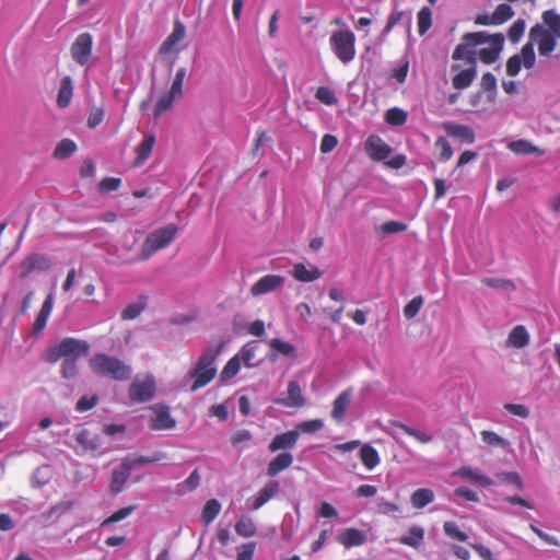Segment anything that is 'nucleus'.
<instances>
[{"label":"nucleus","mask_w":560,"mask_h":560,"mask_svg":"<svg viewBox=\"0 0 560 560\" xmlns=\"http://www.w3.org/2000/svg\"><path fill=\"white\" fill-rule=\"evenodd\" d=\"M185 37L186 27L179 20H176L173 24L171 34L167 36L160 48V56L163 61L168 65L170 71L175 63L178 54L185 47V45H183V39Z\"/></svg>","instance_id":"7"},{"label":"nucleus","mask_w":560,"mask_h":560,"mask_svg":"<svg viewBox=\"0 0 560 560\" xmlns=\"http://www.w3.org/2000/svg\"><path fill=\"white\" fill-rule=\"evenodd\" d=\"M365 152L373 161H385L393 149L377 135L370 136L364 143Z\"/></svg>","instance_id":"16"},{"label":"nucleus","mask_w":560,"mask_h":560,"mask_svg":"<svg viewBox=\"0 0 560 560\" xmlns=\"http://www.w3.org/2000/svg\"><path fill=\"white\" fill-rule=\"evenodd\" d=\"M235 532L241 537L250 538L256 535L257 526L250 517L243 516L236 522Z\"/></svg>","instance_id":"34"},{"label":"nucleus","mask_w":560,"mask_h":560,"mask_svg":"<svg viewBox=\"0 0 560 560\" xmlns=\"http://www.w3.org/2000/svg\"><path fill=\"white\" fill-rule=\"evenodd\" d=\"M337 541L346 548L359 547L365 544L366 534L353 527L345 528L338 534Z\"/></svg>","instance_id":"21"},{"label":"nucleus","mask_w":560,"mask_h":560,"mask_svg":"<svg viewBox=\"0 0 560 560\" xmlns=\"http://www.w3.org/2000/svg\"><path fill=\"white\" fill-rule=\"evenodd\" d=\"M541 20V23H536L529 30L528 42L522 47L521 54L513 55L508 59V75H517L522 65L526 69H532L535 66V45H537L538 52L542 57H549L556 49L560 39V14L555 10H546Z\"/></svg>","instance_id":"1"},{"label":"nucleus","mask_w":560,"mask_h":560,"mask_svg":"<svg viewBox=\"0 0 560 560\" xmlns=\"http://www.w3.org/2000/svg\"><path fill=\"white\" fill-rule=\"evenodd\" d=\"M77 359L70 358L66 359L61 365V375L63 378L70 380L77 374Z\"/></svg>","instance_id":"57"},{"label":"nucleus","mask_w":560,"mask_h":560,"mask_svg":"<svg viewBox=\"0 0 560 560\" xmlns=\"http://www.w3.org/2000/svg\"><path fill=\"white\" fill-rule=\"evenodd\" d=\"M360 458H361L362 464L369 470L374 469L380 464V456H378L377 451L370 445H364L360 450Z\"/></svg>","instance_id":"35"},{"label":"nucleus","mask_w":560,"mask_h":560,"mask_svg":"<svg viewBox=\"0 0 560 560\" xmlns=\"http://www.w3.org/2000/svg\"><path fill=\"white\" fill-rule=\"evenodd\" d=\"M299 440V431L298 430H289L287 432L277 434L268 445V450L271 453H276L278 451L292 450Z\"/></svg>","instance_id":"20"},{"label":"nucleus","mask_w":560,"mask_h":560,"mask_svg":"<svg viewBox=\"0 0 560 560\" xmlns=\"http://www.w3.org/2000/svg\"><path fill=\"white\" fill-rule=\"evenodd\" d=\"M89 353V345L86 341L67 337L60 342L49 347L45 352V360L49 363H56L60 359H78Z\"/></svg>","instance_id":"4"},{"label":"nucleus","mask_w":560,"mask_h":560,"mask_svg":"<svg viewBox=\"0 0 560 560\" xmlns=\"http://www.w3.org/2000/svg\"><path fill=\"white\" fill-rule=\"evenodd\" d=\"M269 345L272 350L283 355L293 357L295 354L294 346L279 338L271 339Z\"/></svg>","instance_id":"47"},{"label":"nucleus","mask_w":560,"mask_h":560,"mask_svg":"<svg viewBox=\"0 0 560 560\" xmlns=\"http://www.w3.org/2000/svg\"><path fill=\"white\" fill-rule=\"evenodd\" d=\"M131 468L132 464H130L127 460H124L120 467L114 470L110 485L112 491L114 493H118L122 490L124 485L126 483L130 476Z\"/></svg>","instance_id":"27"},{"label":"nucleus","mask_w":560,"mask_h":560,"mask_svg":"<svg viewBox=\"0 0 560 560\" xmlns=\"http://www.w3.org/2000/svg\"><path fill=\"white\" fill-rule=\"evenodd\" d=\"M432 25V11L429 7H423L418 12V32L420 35L425 34Z\"/></svg>","instance_id":"43"},{"label":"nucleus","mask_w":560,"mask_h":560,"mask_svg":"<svg viewBox=\"0 0 560 560\" xmlns=\"http://www.w3.org/2000/svg\"><path fill=\"white\" fill-rule=\"evenodd\" d=\"M77 151V144L71 139H62L54 150V158L56 159H67L71 156Z\"/></svg>","instance_id":"37"},{"label":"nucleus","mask_w":560,"mask_h":560,"mask_svg":"<svg viewBox=\"0 0 560 560\" xmlns=\"http://www.w3.org/2000/svg\"><path fill=\"white\" fill-rule=\"evenodd\" d=\"M136 505H129L119 509L118 511L114 512L109 517H107L105 521H103L102 526H107L113 523L120 522L125 520L127 516H129L135 510Z\"/></svg>","instance_id":"51"},{"label":"nucleus","mask_w":560,"mask_h":560,"mask_svg":"<svg viewBox=\"0 0 560 560\" xmlns=\"http://www.w3.org/2000/svg\"><path fill=\"white\" fill-rule=\"evenodd\" d=\"M352 390L346 389L340 393L336 399L334 400L331 417L337 421H342L346 415V411L351 402Z\"/></svg>","instance_id":"25"},{"label":"nucleus","mask_w":560,"mask_h":560,"mask_svg":"<svg viewBox=\"0 0 560 560\" xmlns=\"http://www.w3.org/2000/svg\"><path fill=\"white\" fill-rule=\"evenodd\" d=\"M504 409L510 413L521 417L527 418L529 416V409L523 404H505Z\"/></svg>","instance_id":"61"},{"label":"nucleus","mask_w":560,"mask_h":560,"mask_svg":"<svg viewBox=\"0 0 560 560\" xmlns=\"http://www.w3.org/2000/svg\"><path fill=\"white\" fill-rule=\"evenodd\" d=\"M103 119H104V110L98 107H93L90 110V114L88 117V127L95 128L103 121Z\"/></svg>","instance_id":"62"},{"label":"nucleus","mask_w":560,"mask_h":560,"mask_svg":"<svg viewBox=\"0 0 560 560\" xmlns=\"http://www.w3.org/2000/svg\"><path fill=\"white\" fill-rule=\"evenodd\" d=\"M287 394V397L277 398L273 402L289 408H300L305 405L302 388L296 381H290L288 383Z\"/></svg>","instance_id":"18"},{"label":"nucleus","mask_w":560,"mask_h":560,"mask_svg":"<svg viewBox=\"0 0 560 560\" xmlns=\"http://www.w3.org/2000/svg\"><path fill=\"white\" fill-rule=\"evenodd\" d=\"M219 349H210L202 353L195 368L189 372V376L194 380L190 386V392H196L199 388L209 384L217 375V358Z\"/></svg>","instance_id":"2"},{"label":"nucleus","mask_w":560,"mask_h":560,"mask_svg":"<svg viewBox=\"0 0 560 560\" xmlns=\"http://www.w3.org/2000/svg\"><path fill=\"white\" fill-rule=\"evenodd\" d=\"M435 145L440 149L441 159L444 161H448L453 155V149L444 137H439L436 139Z\"/></svg>","instance_id":"55"},{"label":"nucleus","mask_w":560,"mask_h":560,"mask_svg":"<svg viewBox=\"0 0 560 560\" xmlns=\"http://www.w3.org/2000/svg\"><path fill=\"white\" fill-rule=\"evenodd\" d=\"M434 492L431 489L420 488L413 491L410 497V502L416 509H423L434 501Z\"/></svg>","instance_id":"31"},{"label":"nucleus","mask_w":560,"mask_h":560,"mask_svg":"<svg viewBox=\"0 0 560 560\" xmlns=\"http://www.w3.org/2000/svg\"><path fill=\"white\" fill-rule=\"evenodd\" d=\"M279 490V482L270 480L258 491L256 495L246 500V506L252 511H257L273 499L278 494Z\"/></svg>","instance_id":"15"},{"label":"nucleus","mask_w":560,"mask_h":560,"mask_svg":"<svg viewBox=\"0 0 560 560\" xmlns=\"http://www.w3.org/2000/svg\"><path fill=\"white\" fill-rule=\"evenodd\" d=\"M454 476L466 478L475 481L482 487H491L493 480L485 475L480 469L472 468L470 466H463L453 474Z\"/></svg>","instance_id":"23"},{"label":"nucleus","mask_w":560,"mask_h":560,"mask_svg":"<svg viewBox=\"0 0 560 560\" xmlns=\"http://www.w3.org/2000/svg\"><path fill=\"white\" fill-rule=\"evenodd\" d=\"M423 304V298L421 295L415 296L407 303L404 308V315L407 319H411L417 316Z\"/></svg>","instance_id":"52"},{"label":"nucleus","mask_w":560,"mask_h":560,"mask_svg":"<svg viewBox=\"0 0 560 560\" xmlns=\"http://www.w3.org/2000/svg\"><path fill=\"white\" fill-rule=\"evenodd\" d=\"M443 529L446 536L458 541H467L468 535L462 532L455 522L447 521L443 525Z\"/></svg>","instance_id":"45"},{"label":"nucleus","mask_w":560,"mask_h":560,"mask_svg":"<svg viewBox=\"0 0 560 560\" xmlns=\"http://www.w3.org/2000/svg\"><path fill=\"white\" fill-rule=\"evenodd\" d=\"M177 232V225L171 223L150 233L142 244V260L156 250L167 247L175 240Z\"/></svg>","instance_id":"9"},{"label":"nucleus","mask_w":560,"mask_h":560,"mask_svg":"<svg viewBox=\"0 0 560 560\" xmlns=\"http://www.w3.org/2000/svg\"><path fill=\"white\" fill-rule=\"evenodd\" d=\"M93 40L90 33L78 35L71 46V57L80 66H84L92 54Z\"/></svg>","instance_id":"14"},{"label":"nucleus","mask_w":560,"mask_h":560,"mask_svg":"<svg viewBox=\"0 0 560 560\" xmlns=\"http://www.w3.org/2000/svg\"><path fill=\"white\" fill-rule=\"evenodd\" d=\"M451 71L454 73L452 77V84L456 90H465L471 85L477 77V66H464L462 63H453Z\"/></svg>","instance_id":"13"},{"label":"nucleus","mask_w":560,"mask_h":560,"mask_svg":"<svg viewBox=\"0 0 560 560\" xmlns=\"http://www.w3.org/2000/svg\"><path fill=\"white\" fill-rule=\"evenodd\" d=\"M315 97L318 102L327 106H332L338 103L335 91L328 86H319L315 92Z\"/></svg>","instance_id":"42"},{"label":"nucleus","mask_w":560,"mask_h":560,"mask_svg":"<svg viewBox=\"0 0 560 560\" xmlns=\"http://www.w3.org/2000/svg\"><path fill=\"white\" fill-rule=\"evenodd\" d=\"M221 503L217 499H210L206 502L201 512V522L205 525L211 524L221 511Z\"/></svg>","instance_id":"32"},{"label":"nucleus","mask_w":560,"mask_h":560,"mask_svg":"<svg viewBox=\"0 0 560 560\" xmlns=\"http://www.w3.org/2000/svg\"><path fill=\"white\" fill-rule=\"evenodd\" d=\"M479 33L486 35L482 44L488 46L476 51V58L478 57L486 65H491L499 59L504 45V36L502 33L489 34L486 31H480Z\"/></svg>","instance_id":"10"},{"label":"nucleus","mask_w":560,"mask_h":560,"mask_svg":"<svg viewBox=\"0 0 560 560\" xmlns=\"http://www.w3.org/2000/svg\"><path fill=\"white\" fill-rule=\"evenodd\" d=\"M497 25H501L512 19L514 11L510 4H499L492 13Z\"/></svg>","instance_id":"44"},{"label":"nucleus","mask_w":560,"mask_h":560,"mask_svg":"<svg viewBox=\"0 0 560 560\" xmlns=\"http://www.w3.org/2000/svg\"><path fill=\"white\" fill-rule=\"evenodd\" d=\"M443 129L448 136L457 138L463 142L472 143L475 141V132L467 125L446 121L443 124Z\"/></svg>","instance_id":"22"},{"label":"nucleus","mask_w":560,"mask_h":560,"mask_svg":"<svg viewBox=\"0 0 560 560\" xmlns=\"http://www.w3.org/2000/svg\"><path fill=\"white\" fill-rule=\"evenodd\" d=\"M317 516L323 518H336L339 516V513L332 504L328 502H322L317 511Z\"/></svg>","instance_id":"59"},{"label":"nucleus","mask_w":560,"mask_h":560,"mask_svg":"<svg viewBox=\"0 0 560 560\" xmlns=\"http://www.w3.org/2000/svg\"><path fill=\"white\" fill-rule=\"evenodd\" d=\"M508 148L510 151L517 155H528V154H536V155H542L545 151L536 145H534L532 142L520 139L511 141L508 144Z\"/></svg>","instance_id":"28"},{"label":"nucleus","mask_w":560,"mask_h":560,"mask_svg":"<svg viewBox=\"0 0 560 560\" xmlns=\"http://www.w3.org/2000/svg\"><path fill=\"white\" fill-rule=\"evenodd\" d=\"M385 121L390 126H402L408 118V113L399 107H393L386 110Z\"/></svg>","instance_id":"39"},{"label":"nucleus","mask_w":560,"mask_h":560,"mask_svg":"<svg viewBox=\"0 0 560 560\" xmlns=\"http://www.w3.org/2000/svg\"><path fill=\"white\" fill-rule=\"evenodd\" d=\"M400 428L406 434L415 438L420 443H429L433 440V435L429 432L415 429L407 424H400Z\"/></svg>","instance_id":"49"},{"label":"nucleus","mask_w":560,"mask_h":560,"mask_svg":"<svg viewBox=\"0 0 560 560\" xmlns=\"http://www.w3.org/2000/svg\"><path fill=\"white\" fill-rule=\"evenodd\" d=\"M454 493H455V495H457L468 502H479V500H480L477 492H475L474 490L468 489L466 487L456 488Z\"/></svg>","instance_id":"63"},{"label":"nucleus","mask_w":560,"mask_h":560,"mask_svg":"<svg viewBox=\"0 0 560 560\" xmlns=\"http://www.w3.org/2000/svg\"><path fill=\"white\" fill-rule=\"evenodd\" d=\"M149 425L155 431L173 430L176 427V420L171 415V409L165 404H155L150 406Z\"/></svg>","instance_id":"12"},{"label":"nucleus","mask_w":560,"mask_h":560,"mask_svg":"<svg viewBox=\"0 0 560 560\" xmlns=\"http://www.w3.org/2000/svg\"><path fill=\"white\" fill-rule=\"evenodd\" d=\"M121 179L118 177H105L98 183V191L107 194L119 188Z\"/></svg>","instance_id":"53"},{"label":"nucleus","mask_w":560,"mask_h":560,"mask_svg":"<svg viewBox=\"0 0 560 560\" xmlns=\"http://www.w3.org/2000/svg\"><path fill=\"white\" fill-rule=\"evenodd\" d=\"M329 47L336 58L349 65L355 58V35L350 28L337 30L329 37Z\"/></svg>","instance_id":"3"},{"label":"nucleus","mask_w":560,"mask_h":560,"mask_svg":"<svg viewBox=\"0 0 560 560\" xmlns=\"http://www.w3.org/2000/svg\"><path fill=\"white\" fill-rule=\"evenodd\" d=\"M423 538H424V529L420 526H412L408 530V534L406 536H402L399 539V541L402 545L418 548L422 544Z\"/></svg>","instance_id":"33"},{"label":"nucleus","mask_w":560,"mask_h":560,"mask_svg":"<svg viewBox=\"0 0 560 560\" xmlns=\"http://www.w3.org/2000/svg\"><path fill=\"white\" fill-rule=\"evenodd\" d=\"M52 266L51 259L44 255L32 253L22 259L18 265L19 278L26 279L34 272H46Z\"/></svg>","instance_id":"11"},{"label":"nucleus","mask_w":560,"mask_h":560,"mask_svg":"<svg viewBox=\"0 0 560 560\" xmlns=\"http://www.w3.org/2000/svg\"><path fill=\"white\" fill-rule=\"evenodd\" d=\"M324 427V421L322 419H312L300 422L294 430L300 433H314Z\"/></svg>","instance_id":"50"},{"label":"nucleus","mask_w":560,"mask_h":560,"mask_svg":"<svg viewBox=\"0 0 560 560\" xmlns=\"http://www.w3.org/2000/svg\"><path fill=\"white\" fill-rule=\"evenodd\" d=\"M292 276L301 282H312L322 277V271L315 267H307L302 262L293 266Z\"/></svg>","instance_id":"26"},{"label":"nucleus","mask_w":560,"mask_h":560,"mask_svg":"<svg viewBox=\"0 0 560 560\" xmlns=\"http://www.w3.org/2000/svg\"><path fill=\"white\" fill-rule=\"evenodd\" d=\"M284 283V277L280 275H266L255 282L250 288L253 296H260L276 291Z\"/></svg>","instance_id":"17"},{"label":"nucleus","mask_w":560,"mask_h":560,"mask_svg":"<svg viewBox=\"0 0 560 560\" xmlns=\"http://www.w3.org/2000/svg\"><path fill=\"white\" fill-rule=\"evenodd\" d=\"M257 350V341H249L245 343L240 350V352L236 353L235 355H241V362H243L246 368H252L255 366V364L252 361L256 357Z\"/></svg>","instance_id":"36"},{"label":"nucleus","mask_w":560,"mask_h":560,"mask_svg":"<svg viewBox=\"0 0 560 560\" xmlns=\"http://www.w3.org/2000/svg\"><path fill=\"white\" fill-rule=\"evenodd\" d=\"M293 460V455L290 452L279 453L269 462L267 466V475L269 477L278 476L281 471L289 468Z\"/></svg>","instance_id":"24"},{"label":"nucleus","mask_w":560,"mask_h":560,"mask_svg":"<svg viewBox=\"0 0 560 560\" xmlns=\"http://www.w3.org/2000/svg\"><path fill=\"white\" fill-rule=\"evenodd\" d=\"M155 394V382L152 375L142 378V401L150 400Z\"/></svg>","instance_id":"54"},{"label":"nucleus","mask_w":560,"mask_h":560,"mask_svg":"<svg viewBox=\"0 0 560 560\" xmlns=\"http://www.w3.org/2000/svg\"><path fill=\"white\" fill-rule=\"evenodd\" d=\"M187 70L182 67L177 69L175 77L172 81L171 88L161 94L154 104L153 115L160 117L167 110L173 108L174 104L183 97V84L186 78Z\"/></svg>","instance_id":"6"},{"label":"nucleus","mask_w":560,"mask_h":560,"mask_svg":"<svg viewBox=\"0 0 560 560\" xmlns=\"http://www.w3.org/2000/svg\"><path fill=\"white\" fill-rule=\"evenodd\" d=\"M96 404H97L96 396H92V397L82 396L75 405V410L79 412H84V411H88V410L94 408L96 406Z\"/></svg>","instance_id":"60"},{"label":"nucleus","mask_w":560,"mask_h":560,"mask_svg":"<svg viewBox=\"0 0 560 560\" xmlns=\"http://www.w3.org/2000/svg\"><path fill=\"white\" fill-rule=\"evenodd\" d=\"M485 37L486 35H483V33H465L462 37L463 43L458 44L452 54V59L455 61L454 63L477 66L476 50H474V48L482 45Z\"/></svg>","instance_id":"8"},{"label":"nucleus","mask_w":560,"mask_h":560,"mask_svg":"<svg viewBox=\"0 0 560 560\" xmlns=\"http://www.w3.org/2000/svg\"><path fill=\"white\" fill-rule=\"evenodd\" d=\"M90 366L95 374L118 381L128 378L131 373L129 366L120 360L103 353L93 355L90 360Z\"/></svg>","instance_id":"5"},{"label":"nucleus","mask_w":560,"mask_h":560,"mask_svg":"<svg viewBox=\"0 0 560 560\" xmlns=\"http://www.w3.org/2000/svg\"><path fill=\"white\" fill-rule=\"evenodd\" d=\"M529 343V334L523 325L515 326L509 334L506 345L513 348H524Z\"/></svg>","instance_id":"29"},{"label":"nucleus","mask_w":560,"mask_h":560,"mask_svg":"<svg viewBox=\"0 0 560 560\" xmlns=\"http://www.w3.org/2000/svg\"><path fill=\"white\" fill-rule=\"evenodd\" d=\"M241 363V355H233L220 373L221 382H226L234 377L240 372Z\"/></svg>","instance_id":"38"},{"label":"nucleus","mask_w":560,"mask_h":560,"mask_svg":"<svg viewBox=\"0 0 560 560\" xmlns=\"http://www.w3.org/2000/svg\"><path fill=\"white\" fill-rule=\"evenodd\" d=\"M481 282L490 288L503 291V292H512L515 290V285L511 280L503 278H493L487 277L481 280Z\"/></svg>","instance_id":"40"},{"label":"nucleus","mask_w":560,"mask_h":560,"mask_svg":"<svg viewBox=\"0 0 560 560\" xmlns=\"http://www.w3.org/2000/svg\"><path fill=\"white\" fill-rule=\"evenodd\" d=\"M407 229V225L400 221H388L381 225L380 230L384 234H394L402 232Z\"/></svg>","instance_id":"56"},{"label":"nucleus","mask_w":560,"mask_h":560,"mask_svg":"<svg viewBox=\"0 0 560 560\" xmlns=\"http://www.w3.org/2000/svg\"><path fill=\"white\" fill-rule=\"evenodd\" d=\"M526 22L523 19H517L509 28V39L512 44H517L524 35Z\"/></svg>","instance_id":"46"},{"label":"nucleus","mask_w":560,"mask_h":560,"mask_svg":"<svg viewBox=\"0 0 560 560\" xmlns=\"http://www.w3.org/2000/svg\"><path fill=\"white\" fill-rule=\"evenodd\" d=\"M73 95V84L72 79L69 75H66L60 81V86L57 94V105L60 108H66L72 98Z\"/></svg>","instance_id":"30"},{"label":"nucleus","mask_w":560,"mask_h":560,"mask_svg":"<svg viewBox=\"0 0 560 560\" xmlns=\"http://www.w3.org/2000/svg\"><path fill=\"white\" fill-rule=\"evenodd\" d=\"M338 144V140L335 136L326 133L322 138L320 142V151L323 153H329L331 152Z\"/></svg>","instance_id":"64"},{"label":"nucleus","mask_w":560,"mask_h":560,"mask_svg":"<svg viewBox=\"0 0 560 560\" xmlns=\"http://www.w3.org/2000/svg\"><path fill=\"white\" fill-rule=\"evenodd\" d=\"M480 435H481V440L488 445L499 446L503 450L510 448V445H511L510 442L493 431L483 430L480 432Z\"/></svg>","instance_id":"41"},{"label":"nucleus","mask_w":560,"mask_h":560,"mask_svg":"<svg viewBox=\"0 0 560 560\" xmlns=\"http://www.w3.org/2000/svg\"><path fill=\"white\" fill-rule=\"evenodd\" d=\"M255 549H256L255 542H246V544L241 545L237 548V559L236 560H252Z\"/></svg>","instance_id":"58"},{"label":"nucleus","mask_w":560,"mask_h":560,"mask_svg":"<svg viewBox=\"0 0 560 560\" xmlns=\"http://www.w3.org/2000/svg\"><path fill=\"white\" fill-rule=\"evenodd\" d=\"M481 89L489 93V100L492 101L497 93V79L491 72H487L482 75L480 82Z\"/></svg>","instance_id":"48"},{"label":"nucleus","mask_w":560,"mask_h":560,"mask_svg":"<svg viewBox=\"0 0 560 560\" xmlns=\"http://www.w3.org/2000/svg\"><path fill=\"white\" fill-rule=\"evenodd\" d=\"M75 441L84 452H90L92 454H103L102 438L88 429H82L79 431L77 433Z\"/></svg>","instance_id":"19"}]
</instances>
